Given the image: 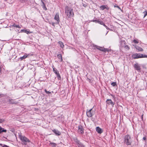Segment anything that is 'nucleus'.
Listing matches in <instances>:
<instances>
[{
  "label": "nucleus",
  "instance_id": "obj_1",
  "mask_svg": "<svg viewBox=\"0 0 147 147\" xmlns=\"http://www.w3.org/2000/svg\"><path fill=\"white\" fill-rule=\"evenodd\" d=\"M132 142V139L130 136L127 135L124 137V142L127 145H131Z\"/></svg>",
  "mask_w": 147,
  "mask_h": 147
},
{
  "label": "nucleus",
  "instance_id": "obj_2",
  "mask_svg": "<svg viewBox=\"0 0 147 147\" xmlns=\"http://www.w3.org/2000/svg\"><path fill=\"white\" fill-rule=\"evenodd\" d=\"M65 13L67 16L69 17L70 16H73L74 15L73 9L68 7L65 8Z\"/></svg>",
  "mask_w": 147,
  "mask_h": 147
},
{
  "label": "nucleus",
  "instance_id": "obj_3",
  "mask_svg": "<svg viewBox=\"0 0 147 147\" xmlns=\"http://www.w3.org/2000/svg\"><path fill=\"white\" fill-rule=\"evenodd\" d=\"M19 137L22 141L24 143V144L26 145L27 142H29L30 141L26 137L21 135H19Z\"/></svg>",
  "mask_w": 147,
  "mask_h": 147
},
{
  "label": "nucleus",
  "instance_id": "obj_4",
  "mask_svg": "<svg viewBox=\"0 0 147 147\" xmlns=\"http://www.w3.org/2000/svg\"><path fill=\"white\" fill-rule=\"evenodd\" d=\"M94 112L91 109L90 110H87L86 111V115L87 116L89 117H92L94 114Z\"/></svg>",
  "mask_w": 147,
  "mask_h": 147
},
{
  "label": "nucleus",
  "instance_id": "obj_5",
  "mask_svg": "<svg viewBox=\"0 0 147 147\" xmlns=\"http://www.w3.org/2000/svg\"><path fill=\"white\" fill-rule=\"evenodd\" d=\"M93 47H94V49L96 48L97 49L101 51L104 52L108 51V49H105L102 47H99L97 45H94L93 46Z\"/></svg>",
  "mask_w": 147,
  "mask_h": 147
},
{
  "label": "nucleus",
  "instance_id": "obj_6",
  "mask_svg": "<svg viewBox=\"0 0 147 147\" xmlns=\"http://www.w3.org/2000/svg\"><path fill=\"white\" fill-rule=\"evenodd\" d=\"M132 57L134 59L142 58V54L136 53L133 55Z\"/></svg>",
  "mask_w": 147,
  "mask_h": 147
},
{
  "label": "nucleus",
  "instance_id": "obj_7",
  "mask_svg": "<svg viewBox=\"0 0 147 147\" xmlns=\"http://www.w3.org/2000/svg\"><path fill=\"white\" fill-rule=\"evenodd\" d=\"M106 102L107 104L109 105H111L112 106V107H113L114 103L112 102L111 99H107L106 101Z\"/></svg>",
  "mask_w": 147,
  "mask_h": 147
},
{
  "label": "nucleus",
  "instance_id": "obj_8",
  "mask_svg": "<svg viewBox=\"0 0 147 147\" xmlns=\"http://www.w3.org/2000/svg\"><path fill=\"white\" fill-rule=\"evenodd\" d=\"M53 72L57 75V77L58 78V79H59L61 78L59 74V72H58V71L56 69H55L54 68H53Z\"/></svg>",
  "mask_w": 147,
  "mask_h": 147
},
{
  "label": "nucleus",
  "instance_id": "obj_9",
  "mask_svg": "<svg viewBox=\"0 0 147 147\" xmlns=\"http://www.w3.org/2000/svg\"><path fill=\"white\" fill-rule=\"evenodd\" d=\"M54 19L55 20H56L57 21V23H59V14L58 13H57L55 15Z\"/></svg>",
  "mask_w": 147,
  "mask_h": 147
},
{
  "label": "nucleus",
  "instance_id": "obj_10",
  "mask_svg": "<svg viewBox=\"0 0 147 147\" xmlns=\"http://www.w3.org/2000/svg\"><path fill=\"white\" fill-rule=\"evenodd\" d=\"M96 131L99 134H101L103 132L102 130L99 127H96Z\"/></svg>",
  "mask_w": 147,
  "mask_h": 147
},
{
  "label": "nucleus",
  "instance_id": "obj_11",
  "mask_svg": "<svg viewBox=\"0 0 147 147\" xmlns=\"http://www.w3.org/2000/svg\"><path fill=\"white\" fill-rule=\"evenodd\" d=\"M78 131L81 134H82L83 133V129L81 125L79 126Z\"/></svg>",
  "mask_w": 147,
  "mask_h": 147
},
{
  "label": "nucleus",
  "instance_id": "obj_12",
  "mask_svg": "<svg viewBox=\"0 0 147 147\" xmlns=\"http://www.w3.org/2000/svg\"><path fill=\"white\" fill-rule=\"evenodd\" d=\"M53 131L54 132L56 135L57 136H59L61 135V133L59 131L55 129L53 130Z\"/></svg>",
  "mask_w": 147,
  "mask_h": 147
},
{
  "label": "nucleus",
  "instance_id": "obj_13",
  "mask_svg": "<svg viewBox=\"0 0 147 147\" xmlns=\"http://www.w3.org/2000/svg\"><path fill=\"white\" fill-rule=\"evenodd\" d=\"M29 55V54L26 53L24 55L23 57H20V59H21V60H22L23 59L26 58Z\"/></svg>",
  "mask_w": 147,
  "mask_h": 147
},
{
  "label": "nucleus",
  "instance_id": "obj_14",
  "mask_svg": "<svg viewBox=\"0 0 147 147\" xmlns=\"http://www.w3.org/2000/svg\"><path fill=\"white\" fill-rule=\"evenodd\" d=\"M135 68L137 70H140V68L138 64H135L134 65Z\"/></svg>",
  "mask_w": 147,
  "mask_h": 147
},
{
  "label": "nucleus",
  "instance_id": "obj_15",
  "mask_svg": "<svg viewBox=\"0 0 147 147\" xmlns=\"http://www.w3.org/2000/svg\"><path fill=\"white\" fill-rule=\"evenodd\" d=\"M6 130L4 129L3 128L0 126V134L2 132H6Z\"/></svg>",
  "mask_w": 147,
  "mask_h": 147
},
{
  "label": "nucleus",
  "instance_id": "obj_16",
  "mask_svg": "<svg viewBox=\"0 0 147 147\" xmlns=\"http://www.w3.org/2000/svg\"><path fill=\"white\" fill-rule=\"evenodd\" d=\"M58 43L61 48H63L64 47V45L63 42L61 41H59Z\"/></svg>",
  "mask_w": 147,
  "mask_h": 147
},
{
  "label": "nucleus",
  "instance_id": "obj_17",
  "mask_svg": "<svg viewBox=\"0 0 147 147\" xmlns=\"http://www.w3.org/2000/svg\"><path fill=\"white\" fill-rule=\"evenodd\" d=\"M136 49L138 50V51H143L142 49L140 47H136Z\"/></svg>",
  "mask_w": 147,
  "mask_h": 147
},
{
  "label": "nucleus",
  "instance_id": "obj_18",
  "mask_svg": "<svg viewBox=\"0 0 147 147\" xmlns=\"http://www.w3.org/2000/svg\"><path fill=\"white\" fill-rule=\"evenodd\" d=\"M49 145L52 147H56V144L55 143H50L49 144Z\"/></svg>",
  "mask_w": 147,
  "mask_h": 147
},
{
  "label": "nucleus",
  "instance_id": "obj_19",
  "mask_svg": "<svg viewBox=\"0 0 147 147\" xmlns=\"http://www.w3.org/2000/svg\"><path fill=\"white\" fill-rule=\"evenodd\" d=\"M59 59L61 61H62V56L61 54H59L57 55Z\"/></svg>",
  "mask_w": 147,
  "mask_h": 147
},
{
  "label": "nucleus",
  "instance_id": "obj_20",
  "mask_svg": "<svg viewBox=\"0 0 147 147\" xmlns=\"http://www.w3.org/2000/svg\"><path fill=\"white\" fill-rule=\"evenodd\" d=\"M24 32L26 33L27 34H30L32 33V32H30V31L29 30H24Z\"/></svg>",
  "mask_w": 147,
  "mask_h": 147
},
{
  "label": "nucleus",
  "instance_id": "obj_21",
  "mask_svg": "<svg viewBox=\"0 0 147 147\" xmlns=\"http://www.w3.org/2000/svg\"><path fill=\"white\" fill-rule=\"evenodd\" d=\"M106 7L105 5H102L100 7L101 9L103 10L106 8Z\"/></svg>",
  "mask_w": 147,
  "mask_h": 147
},
{
  "label": "nucleus",
  "instance_id": "obj_22",
  "mask_svg": "<svg viewBox=\"0 0 147 147\" xmlns=\"http://www.w3.org/2000/svg\"><path fill=\"white\" fill-rule=\"evenodd\" d=\"M10 103L12 104H16V102H15V101L13 100H9Z\"/></svg>",
  "mask_w": 147,
  "mask_h": 147
},
{
  "label": "nucleus",
  "instance_id": "obj_23",
  "mask_svg": "<svg viewBox=\"0 0 147 147\" xmlns=\"http://www.w3.org/2000/svg\"><path fill=\"white\" fill-rule=\"evenodd\" d=\"M13 26L14 27H16V28H20V27L18 25H16L15 24H13Z\"/></svg>",
  "mask_w": 147,
  "mask_h": 147
},
{
  "label": "nucleus",
  "instance_id": "obj_24",
  "mask_svg": "<svg viewBox=\"0 0 147 147\" xmlns=\"http://www.w3.org/2000/svg\"><path fill=\"white\" fill-rule=\"evenodd\" d=\"M96 21L97 22V23H98L100 24H101V25L103 24V23H104L102 22H100V21Z\"/></svg>",
  "mask_w": 147,
  "mask_h": 147
},
{
  "label": "nucleus",
  "instance_id": "obj_25",
  "mask_svg": "<svg viewBox=\"0 0 147 147\" xmlns=\"http://www.w3.org/2000/svg\"><path fill=\"white\" fill-rule=\"evenodd\" d=\"M78 147H85L84 145L81 144H80L79 143H78Z\"/></svg>",
  "mask_w": 147,
  "mask_h": 147
},
{
  "label": "nucleus",
  "instance_id": "obj_26",
  "mask_svg": "<svg viewBox=\"0 0 147 147\" xmlns=\"http://www.w3.org/2000/svg\"><path fill=\"white\" fill-rule=\"evenodd\" d=\"M111 85L113 86H115L116 85V83L115 82H113L111 83Z\"/></svg>",
  "mask_w": 147,
  "mask_h": 147
},
{
  "label": "nucleus",
  "instance_id": "obj_27",
  "mask_svg": "<svg viewBox=\"0 0 147 147\" xmlns=\"http://www.w3.org/2000/svg\"><path fill=\"white\" fill-rule=\"evenodd\" d=\"M143 13L144 14V18L147 15V11H145Z\"/></svg>",
  "mask_w": 147,
  "mask_h": 147
},
{
  "label": "nucleus",
  "instance_id": "obj_28",
  "mask_svg": "<svg viewBox=\"0 0 147 147\" xmlns=\"http://www.w3.org/2000/svg\"><path fill=\"white\" fill-rule=\"evenodd\" d=\"M133 42L135 43H138V42L137 40H133Z\"/></svg>",
  "mask_w": 147,
  "mask_h": 147
},
{
  "label": "nucleus",
  "instance_id": "obj_29",
  "mask_svg": "<svg viewBox=\"0 0 147 147\" xmlns=\"http://www.w3.org/2000/svg\"><path fill=\"white\" fill-rule=\"evenodd\" d=\"M5 120L3 119H0V123H2L3 122H4Z\"/></svg>",
  "mask_w": 147,
  "mask_h": 147
},
{
  "label": "nucleus",
  "instance_id": "obj_30",
  "mask_svg": "<svg viewBox=\"0 0 147 147\" xmlns=\"http://www.w3.org/2000/svg\"><path fill=\"white\" fill-rule=\"evenodd\" d=\"M45 92L47 94H49L51 93V92L49 91H47L46 89L45 90Z\"/></svg>",
  "mask_w": 147,
  "mask_h": 147
},
{
  "label": "nucleus",
  "instance_id": "obj_31",
  "mask_svg": "<svg viewBox=\"0 0 147 147\" xmlns=\"http://www.w3.org/2000/svg\"><path fill=\"white\" fill-rule=\"evenodd\" d=\"M146 57L147 58V55H145L142 54V58Z\"/></svg>",
  "mask_w": 147,
  "mask_h": 147
},
{
  "label": "nucleus",
  "instance_id": "obj_32",
  "mask_svg": "<svg viewBox=\"0 0 147 147\" xmlns=\"http://www.w3.org/2000/svg\"><path fill=\"white\" fill-rule=\"evenodd\" d=\"M21 2L23 3L25 1V0H19Z\"/></svg>",
  "mask_w": 147,
  "mask_h": 147
},
{
  "label": "nucleus",
  "instance_id": "obj_33",
  "mask_svg": "<svg viewBox=\"0 0 147 147\" xmlns=\"http://www.w3.org/2000/svg\"><path fill=\"white\" fill-rule=\"evenodd\" d=\"M2 147H9L8 146H7L6 145H4Z\"/></svg>",
  "mask_w": 147,
  "mask_h": 147
},
{
  "label": "nucleus",
  "instance_id": "obj_34",
  "mask_svg": "<svg viewBox=\"0 0 147 147\" xmlns=\"http://www.w3.org/2000/svg\"><path fill=\"white\" fill-rule=\"evenodd\" d=\"M146 137H145V136L143 138V140H146Z\"/></svg>",
  "mask_w": 147,
  "mask_h": 147
},
{
  "label": "nucleus",
  "instance_id": "obj_35",
  "mask_svg": "<svg viewBox=\"0 0 147 147\" xmlns=\"http://www.w3.org/2000/svg\"><path fill=\"white\" fill-rule=\"evenodd\" d=\"M24 30H22L21 31V32H24Z\"/></svg>",
  "mask_w": 147,
  "mask_h": 147
},
{
  "label": "nucleus",
  "instance_id": "obj_36",
  "mask_svg": "<svg viewBox=\"0 0 147 147\" xmlns=\"http://www.w3.org/2000/svg\"><path fill=\"white\" fill-rule=\"evenodd\" d=\"M115 7H118V8H119V9H121L118 6H114Z\"/></svg>",
  "mask_w": 147,
  "mask_h": 147
},
{
  "label": "nucleus",
  "instance_id": "obj_37",
  "mask_svg": "<svg viewBox=\"0 0 147 147\" xmlns=\"http://www.w3.org/2000/svg\"><path fill=\"white\" fill-rule=\"evenodd\" d=\"M103 25L105 26V27L106 28L107 27V26L105 25V24H103Z\"/></svg>",
  "mask_w": 147,
  "mask_h": 147
},
{
  "label": "nucleus",
  "instance_id": "obj_38",
  "mask_svg": "<svg viewBox=\"0 0 147 147\" xmlns=\"http://www.w3.org/2000/svg\"><path fill=\"white\" fill-rule=\"evenodd\" d=\"M126 48L127 49H129V47L127 46H126Z\"/></svg>",
  "mask_w": 147,
  "mask_h": 147
},
{
  "label": "nucleus",
  "instance_id": "obj_39",
  "mask_svg": "<svg viewBox=\"0 0 147 147\" xmlns=\"http://www.w3.org/2000/svg\"><path fill=\"white\" fill-rule=\"evenodd\" d=\"M106 28L107 29H109V28H108V27H107V26L106 27Z\"/></svg>",
  "mask_w": 147,
  "mask_h": 147
},
{
  "label": "nucleus",
  "instance_id": "obj_40",
  "mask_svg": "<svg viewBox=\"0 0 147 147\" xmlns=\"http://www.w3.org/2000/svg\"><path fill=\"white\" fill-rule=\"evenodd\" d=\"M52 25H53V26H54V23H53V24H52Z\"/></svg>",
  "mask_w": 147,
  "mask_h": 147
},
{
  "label": "nucleus",
  "instance_id": "obj_41",
  "mask_svg": "<svg viewBox=\"0 0 147 147\" xmlns=\"http://www.w3.org/2000/svg\"><path fill=\"white\" fill-rule=\"evenodd\" d=\"M1 96V94H0V97Z\"/></svg>",
  "mask_w": 147,
  "mask_h": 147
},
{
  "label": "nucleus",
  "instance_id": "obj_42",
  "mask_svg": "<svg viewBox=\"0 0 147 147\" xmlns=\"http://www.w3.org/2000/svg\"><path fill=\"white\" fill-rule=\"evenodd\" d=\"M107 33H108V32H107V33H106V34H107Z\"/></svg>",
  "mask_w": 147,
  "mask_h": 147
},
{
  "label": "nucleus",
  "instance_id": "obj_43",
  "mask_svg": "<svg viewBox=\"0 0 147 147\" xmlns=\"http://www.w3.org/2000/svg\"><path fill=\"white\" fill-rule=\"evenodd\" d=\"M107 33H108V32H107V33H106V34H107Z\"/></svg>",
  "mask_w": 147,
  "mask_h": 147
},
{
  "label": "nucleus",
  "instance_id": "obj_44",
  "mask_svg": "<svg viewBox=\"0 0 147 147\" xmlns=\"http://www.w3.org/2000/svg\"><path fill=\"white\" fill-rule=\"evenodd\" d=\"M107 33H108V32H107V33H106V34H107Z\"/></svg>",
  "mask_w": 147,
  "mask_h": 147
}]
</instances>
